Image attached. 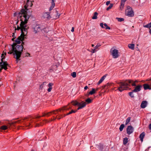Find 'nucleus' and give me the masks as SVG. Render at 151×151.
<instances>
[{
	"instance_id": "44",
	"label": "nucleus",
	"mask_w": 151,
	"mask_h": 151,
	"mask_svg": "<svg viewBox=\"0 0 151 151\" xmlns=\"http://www.w3.org/2000/svg\"><path fill=\"white\" fill-rule=\"evenodd\" d=\"M30 55V54L28 53H26L25 54V57H28Z\"/></svg>"
},
{
	"instance_id": "33",
	"label": "nucleus",
	"mask_w": 151,
	"mask_h": 151,
	"mask_svg": "<svg viewBox=\"0 0 151 151\" xmlns=\"http://www.w3.org/2000/svg\"><path fill=\"white\" fill-rule=\"evenodd\" d=\"M86 101L87 104H89L91 103L92 101V100L90 98H88L86 100Z\"/></svg>"
},
{
	"instance_id": "18",
	"label": "nucleus",
	"mask_w": 151,
	"mask_h": 151,
	"mask_svg": "<svg viewBox=\"0 0 151 151\" xmlns=\"http://www.w3.org/2000/svg\"><path fill=\"white\" fill-rule=\"evenodd\" d=\"M53 84L52 83H50L48 85V86L49 87V88L47 89V91L48 92H50L51 91L52 89V86H53Z\"/></svg>"
},
{
	"instance_id": "8",
	"label": "nucleus",
	"mask_w": 151,
	"mask_h": 151,
	"mask_svg": "<svg viewBox=\"0 0 151 151\" xmlns=\"http://www.w3.org/2000/svg\"><path fill=\"white\" fill-rule=\"evenodd\" d=\"M111 53L114 58H117L119 57L118 51L116 49H111Z\"/></svg>"
},
{
	"instance_id": "37",
	"label": "nucleus",
	"mask_w": 151,
	"mask_h": 151,
	"mask_svg": "<svg viewBox=\"0 0 151 151\" xmlns=\"http://www.w3.org/2000/svg\"><path fill=\"white\" fill-rule=\"evenodd\" d=\"M104 25L106 29H110V28L108 26L107 24H106V23H105L104 24Z\"/></svg>"
},
{
	"instance_id": "53",
	"label": "nucleus",
	"mask_w": 151,
	"mask_h": 151,
	"mask_svg": "<svg viewBox=\"0 0 151 151\" xmlns=\"http://www.w3.org/2000/svg\"><path fill=\"white\" fill-rule=\"evenodd\" d=\"M56 111H54L53 112V113L54 114H56Z\"/></svg>"
},
{
	"instance_id": "42",
	"label": "nucleus",
	"mask_w": 151,
	"mask_h": 151,
	"mask_svg": "<svg viewBox=\"0 0 151 151\" xmlns=\"http://www.w3.org/2000/svg\"><path fill=\"white\" fill-rule=\"evenodd\" d=\"M104 24L103 23H101L100 24V26L102 28H105L104 26Z\"/></svg>"
},
{
	"instance_id": "29",
	"label": "nucleus",
	"mask_w": 151,
	"mask_h": 151,
	"mask_svg": "<svg viewBox=\"0 0 151 151\" xmlns=\"http://www.w3.org/2000/svg\"><path fill=\"white\" fill-rule=\"evenodd\" d=\"M71 76H72L73 78H75L76 76V72H73L71 74Z\"/></svg>"
},
{
	"instance_id": "11",
	"label": "nucleus",
	"mask_w": 151,
	"mask_h": 151,
	"mask_svg": "<svg viewBox=\"0 0 151 151\" xmlns=\"http://www.w3.org/2000/svg\"><path fill=\"white\" fill-rule=\"evenodd\" d=\"M141 85H138L136 86L135 88L133 90V92H137L141 90V88L142 87Z\"/></svg>"
},
{
	"instance_id": "40",
	"label": "nucleus",
	"mask_w": 151,
	"mask_h": 151,
	"mask_svg": "<svg viewBox=\"0 0 151 151\" xmlns=\"http://www.w3.org/2000/svg\"><path fill=\"white\" fill-rule=\"evenodd\" d=\"M56 13L57 15L56 16V18H58L60 16V14H59L58 13V12L57 11H56Z\"/></svg>"
},
{
	"instance_id": "1",
	"label": "nucleus",
	"mask_w": 151,
	"mask_h": 151,
	"mask_svg": "<svg viewBox=\"0 0 151 151\" xmlns=\"http://www.w3.org/2000/svg\"><path fill=\"white\" fill-rule=\"evenodd\" d=\"M29 17L28 15L24 14L20 17L21 23L20 26H17V30L20 29L21 34L20 36L15 40V43L13 45H18L24 39V36H26L27 33V29L29 28L27 25Z\"/></svg>"
},
{
	"instance_id": "35",
	"label": "nucleus",
	"mask_w": 151,
	"mask_h": 151,
	"mask_svg": "<svg viewBox=\"0 0 151 151\" xmlns=\"http://www.w3.org/2000/svg\"><path fill=\"white\" fill-rule=\"evenodd\" d=\"M97 51V50H96V49L94 47V49H92V50L91 51V52H92V53H93L95 52H96Z\"/></svg>"
},
{
	"instance_id": "48",
	"label": "nucleus",
	"mask_w": 151,
	"mask_h": 151,
	"mask_svg": "<svg viewBox=\"0 0 151 151\" xmlns=\"http://www.w3.org/2000/svg\"><path fill=\"white\" fill-rule=\"evenodd\" d=\"M149 128L150 129H151V123L149 125Z\"/></svg>"
},
{
	"instance_id": "28",
	"label": "nucleus",
	"mask_w": 151,
	"mask_h": 151,
	"mask_svg": "<svg viewBox=\"0 0 151 151\" xmlns=\"http://www.w3.org/2000/svg\"><path fill=\"white\" fill-rule=\"evenodd\" d=\"M124 127V125L123 124H122L120 125V126L119 127V129L120 131H122L123 130Z\"/></svg>"
},
{
	"instance_id": "41",
	"label": "nucleus",
	"mask_w": 151,
	"mask_h": 151,
	"mask_svg": "<svg viewBox=\"0 0 151 151\" xmlns=\"http://www.w3.org/2000/svg\"><path fill=\"white\" fill-rule=\"evenodd\" d=\"M45 83V82H44L40 86V88L42 89L43 88V86H44V84Z\"/></svg>"
},
{
	"instance_id": "26",
	"label": "nucleus",
	"mask_w": 151,
	"mask_h": 151,
	"mask_svg": "<svg viewBox=\"0 0 151 151\" xmlns=\"http://www.w3.org/2000/svg\"><path fill=\"white\" fill-rule=\"evenodd\" d=\"M98 13L97 12H95L93 16L92 17L93 19H96L97 18V15Z\"/></svg>"
},
{
	"instance_id": "39",
	"label": "nucleus",
	"mask_w": 151,
	"mask_h": 151,
	"mask_svg": "<svg viewBox=\"0 0 151 151\" xmlns=\"http://www.w3.org/2000/svg\"><path fill=\"white\" fill-rule=\"evenodd\" d=\"M76 111H74L73 110H72L71 111H70V112L69 113H68L67 114V115H68L69 114H70L72 113H75L76 112Z\"/></svg>"
},
{
	"instance_id": "54",
	"label": "nucleus",
	"mask_w": 151,
	"mask_h": 151,
	"mask_svg": "<svg viewBox=\"0 0 151 151\" xmlns=\"http://www.w3.org/2000/svg\"><path fill=\"white\" fill-rule=\"evenodd\" d=\"M91 46H92V47H93L94 46V45H93V44H92V45H91Z\"/></svg>"
},
{
	"instance_id": "32",
	"label": "nucleus",
	"mask_w": 151,
	"mask_h": 151,
	"mask_svg": "<svg viewBox=\"0 0 151 151\" xmlns=\"http://www.w3.org/2000/svg\"><path fill=\"white\" fill-rule=\"evenodd\" d=\"M116 19L119 22H121L122 21H123L124 20V19L123 18H120L116 17Z\"/></svg>"
},
{
	"instance_id": "34",
	"label": "nucleus",
	"mask_w": 151,
	"mask_h": 151,
	"mask_svg": "<svg viewBox=\"0 0 151 151\" xmlns=\"http://www.w3.org/2000/svg\"><path fill=\"white\" fill-rule=\"evenodd\" d=\"M113 6V4H110V5L106 9V10L108 11L110 9H111Z\"/></svg>"
},
{
	"instance_id": "15",
	"label": "nucleus",
	"mask_w": 151,
	"mask_h": 151,
	"mask_svg": "<svg viewBox=\"0 0 151 151\" xmlns=\"http://www.w3.org/2000/svg\"><path fill=\"white\" fill-rule=\"evenodd\" d=\"M57 66L56 65H53L52 66L51 68H50L49 69V71L50 72H52L53 71H54L55 70H56L57 68Z\"/></svg>"
},
{
	"instance_id": "46",
	"label": "nucleus",
	"mask_w": 151,
	"mask_h": 151,
	"mask_svg": "<svg viewBox=\"0 0 151 151\" xmlns=\"http://www.w3.org/2000/svg\"><path fill=\"white\" fill-rule=\"evenodd\" d=\"M88 87L87 86H85L84 88V89H85V90H86L88 89Z\"/></svg>"
},
{
	"instance_id": "52",
	"label": "nucleus",
	"mask_w": 151,
	"mask_h": 151,
	"mask_svg": "<svg viewBox=\"0 0 151 151\" xmlns=\"http://www.w3.org/2000/svg\"><path fill=\"white\" fill-rule=\"evenodd\" d=\"M149 33H150V35H151V29L150 30V31H149Z\"/></svg>"
},
{
	"instance_id": "12",
	"label": "nucleus",
	"mask_w": 151,
	"mask_h": 151,
	"mask_svg": "<svg viewBox=\"0 0 151 151\" xmlns=\"http://www.w3.org/2000/svg\"><path fill=\"white\" fill-rule=\"evenodd\" d=\"M147 102L146 101H143L141 104V107L142 108H145L147 105Z\"/></svg>"
},
{
	"instance_id": "25",
	"label": "nucleus",
	"mask_w": 151,
	"mask_h": 151,
	"mask_svg": "<svg viewBox=\"0 0 151 151\" xmlns=\"http://www.w3.org/2000/svg\"><path fill=\"white\" fill-rule=\"evenodd\" d=\"M128 142V139L127 138H125L124 139L123 141V144L124 145L126 144Z\"/></svg>"
},
{
	"instance_id": "7",
	"label": "nucleus",
	"mask_w": 151,
	"mask_h": 151,
	"mask_svg": "<svg viewBox=\"0 0 151 151\" xmlns=\"http://www.w3.org/2000/svg\"><path fill=\"white\" fill-rule=\"evenodd\" d=\"M33 29L35 33L36 34L41 31L42 29H43L44 28L39 25L35 24L33 26Z\"/></svg>"
},
{
	"instance_id": "23",
	"label": "nucleus",
	"mask_w": 151,
	"mask_h": 151,
	"mask_svg": "<svg viewBox=\"0 0 151 151\" xmlns=\"http://www.w3.org/2000/svg\"><path fill=\"white\" fill-rule=\"evenodd\" d=\"M124 3L123 2H121V5L119 7V10L122 11V10L124 8Z\"/></svg>"
},
{
	"instance_id": "17",
	"label": "nucleus",
	"mask_w": 151,
	"mask_h": 151,
	"mask_svg": "<svg viewBox=\"0 0 151 151\" xmlns=\"http://www.w3.org/2000/svg\"><path fill=\"white\" fill-rule=\"evenodd\" d=\"M106 76H107V75L106 74L105 75L101 78V79L99 80V81L98 82V83H97L98 85L100 84L101 83H102L103 81L104 80L105 78H106Z\"/></svg>"
},
{
	"instance_id": "36",
	"label": "nucleus",
	"mask_w": 151,
	"mask_h": 151,
	"mask_svg": "<svg viewBox=\"0 0 151 151\" xmlns=\"http://www.w3.org/2000/svg\"><path fill=\"white\" fill-rule=\"evenodd\" d=\"M134 92H133V90L132 92H131L129 93V95L132 98L133 97H134V95L133 94V93Z\"/></svg>"
},
{
	"instance_id": "16",
	"label": "nucleus",
	"mask_w": 151,
	"mask_h": 151,
	"mask_svg": "<svg viewBox=\"0 0 151 151\" xmlns=\"http://www.w3.org/2000/svg\"><path fill=\"white\" fill-rule=\"evenodd\" d=\"M11 124L9 123L8 124L7 126L6 125H3L1 126V130H5L6 129L8 128V127H9L11 125Z\"/></svg>"
},
{
	"instance_id": "10",
	"label": "nucleus",
	"mask_w": 151,
	"mask_h": 151,
	"mask_svg": "<svg viewBox=\"0 0 151 151\" xmlns=\"http://www.w3.org/2000/svg\"><path fill=\"white\" fill-rule=\"evenodd\" d=\"M86 103L83 101H82L81 103H79L78 106V107L77 109L79 110L84 107L86 106Z\"/></svg>"
},
{
	"instance_id": "50",
	"label": "nucleus",
	"mask_w": 151,
	"mask_h": 151,
	"mask_svg": "<svg viewBox=\"0 0 151 151\" xmlns=\"http://www.w3.org/2000/svg\"><path fill=\"white\" fill-rule=\"evenodd\" d=\"M150 90H151V83L150 84Z\"/></svg>"
},
{
	"instance_id": "13",
	"label": "nucleus",
	"mask_w": 151,
	"mask_h": 151,
	"mask_svg": "<svg viewBox=\"0 0 151 151\" xmlns=\"http://www.w3.org/2000/svg\"><path fill=\"white\" fill-rule=\"evenodd\" d=\"M96 148L100 151H102L103 149V145L101 144H99L98 145H96Z\"/></svg>"
},
{
	"instance_id": "2",
	"label": "nucleus",
	"mask_w": 151,
	"mask_h": 151,
	"mask_svg": "<svg viewBox=\"0 0 151 151\" xmlns=\"http://www.w3.org/2000/svg\"><path fill=\"white\" fill-rule=\"evenodd\" d=\"M23 49V47L22 45H12V49L9 50L8 54H13L14 55L15 58L17 60L19 59L21 56V55Z\"/></svg>"
},
{
	"instance_id": "55",
	"label": "nucleus",
	"mask_w": 151,
	"mask_h": 151,
	"mask_svg": "<svg viewBox=\"0 0 151 151\" xmlns=\"http://www.w3.org/2000/svg\"><path fill=\"white\" fill-rule=\"evenodd\" d=\"M87 50H88V51H89L91 52V51H90L89 50V49H87Z\"/></svg>"
},
{
	"instance_id": "24",
	"label": "nucleus",
	"mask_w": 151,
	"mask_h": 151,
	"mask_svg": "<svg viewBox=\"0 0 151 151\" xmlns=\"http://www.w3.org/2000/svg\"><path fill=\"white\" fill-rule=\"evenodd\" d=\"M128 46L129 48L132 50H134V44H129Z\"/></svg>"
},
{
	"instance_id": "45",
	"label": "nucleus",
	"mask_w": 151,
	"mask_h": 151,
	"mask_svg": "<svg viewBox=\"0 0 151 151\" xmlns=\"http://www.w3.org/2000/svg\"><path fill=\"white\" fill-rule=\"evenodd\" d=\"M74 30V27H72V29L71 30V31L72 32H73Z\"/></svg>"
},
{
	"instance_id": "3",
	"label": "nucleus",
	"mask_w": 151,
	"mask_h": 151,
	"mask_svg": "<svg viewBox=\"0 0 151 151\" xmlns=\"http://www.w3.org/2000/svg\"><path fill=\"white\" fill-rule=\"evenodd\" d=\"M131 83L132 86H136V83L134 81L132 80H128L125 81H124L118 83V84L119 85L117 90H118L119 91L122 92L123 90L127 89L129 86H130V83Z\"/></svg>"
},
{
	"instance_id": "38",
	"label": "nucleus",
	"mask_w": 151,
	"mask_h": 151,
	"mask_svg": "<svg viewBox=\"0 0 151 151\" xmlns=\"http://www.w3.org/2000/svg\"><path fill=\"white\" fill-rule=\"evenodd\" d=\"M101 46V45H100L99 44H97V45L94 47L95 49H96V50L97 49H99L98 48L100 47Z\"/></svg>"
},
{
	"instance_id": "19",
	"label": "nucleus",
	"mask_w": 151,
	"mask_h": 151,
	"mask_svg": "<svg viewBox=\"0 0 151 151\" xmlns=\"http://www.w3.org/2000/svg\"><path fill=\"white\" fill-rule=\"evenodd\" d=\"M55 1V0H52V2H51L52 5L49 9V11H51L54 8L55 6V3H54Z\"/></svg>"
},
{
	"instance_id": "43",
	"label": "nucleus",
	"mask_w": 151,
	"mask_h": 151,
	"mask_svg": "<svg viewBox=\"0 0 151 151\" xmlns=\"http://www.w3.org/2000/svg\"><path fill=\"white\" fill-rule=\"evenodd\" d=\"M110 1H107V2H106V5H107H107H109V4H110Z\"/></svg>"
},
{
	"instance_id": "56",
	"label": "nucleus",
	"mask_w": 151,
	"mask_h": 151,
	"mask_svg": "<svg viewBox=\"0 0 151 151\" xmlns=\"http://www.w3.org/2000/svg\"><path fill=\"white\" fill-rule=\"evenodd\" d=\"M31 151H35L34 150H31Z\"/></svg>"
},
{
	"instance_id": "51",
	"label": "nucleus",
	"mask_w": 151,
	"mask_h": 151,
	"mask_svg": "<svg viewBox=\"0 0 151 151\" xmlns=\"http://www.w3.org/2000/svg\"><path fill=\"white\" fill-rule=\"evenodd\" d=\"M134 82H135V83H136L138 82V81H134Z\"/></svg>"
},
{
	"instance_id": "27",
	"label": "nucleus",
	"mask_w": 151,
	"mask_h": 151,
	"mask_svg": "<svg viewBox=\"0 0 151 151\" xmlns=\"http://www.w3.org/2000/svg\"><path fill=\"white\" fill-rule=\"evenodd\" d=\"M71 103H72V104L74 106L77 105L78 106V104H79V103L76 101H73Z\"/></svg>"
},
{
	"instance_id": "22",
	"label": "nucleus",
	"mask_w": 151,
	"mask_h": 151,
	"mask_svg": "<svg viewBox=\"0 0 151 151\" xmlns=\"http://www.w3.org/2000/svg\"><path fill=\"white\" fill-rule=\"evenodd\" d=\"M143 86L145 90H150V86L147 84H145L143 85Z\"/></svg>"
},
{
	"instance_id": "30",
	"label": "nucleus",
	"mask_w": 151,
	"mask_h": 151,
	"mask_svg": "<svg viewBox=\"0 0 151 151\" xmlns=\"http://www.w3.org/2000/svg\"><path fill=\"white\" fill-rule=\"evenodd\" d=\"M143 27H146V28H150L151 27V22L149 23L148 24L144 25Z\"/></svg>"
},
{
	"instance_id": "49",
	"label": "nucleus",
	"mask_w": 151,
	"mask_h": 151,
	"mask_svg": "<svg viewBox=\"0 0 151 151\" xmlns=\"http://www.w3.org/2000/svg\"><path fill=\"white\" fill-rule=\"evenodd\" d=\"M127 0H122L121 1V2H125V1H126Z\"/></svg>"
},
{
	"instance_id": "9",
	"label": "nucleus",
	"mask_w": 151,
	"mask_h": 151,
	"mask_svg": "<svg viewBox=\"0 0 151 151\" xmlns=\"http://www.w3.org/2000/svg\"><path fill=\"white\" fill-rule=\"evenodd\" d=\"M126 131L127 133L128 134H130L133 132L134 128L132 126L130 125L129 126L127 129Z\"/></svg>"
},
{
	"instance_id": "5",
	"label": "nucleus",
	"mask_w": 151,
	"mask_h": 151,
	"mask_svg": "<svg viewBox=\"0 0 151 151\" xmlns=\"http://www.w3.org/2000/svg\"><path fill=\"white\" fill-rule=\"evenodd\" d=\"M6 55V52H4V51L3 53L1 54V61L0 62V67H1V68H0V72L1 71V70L2 69H4L5 70H6L7 69V67L9 66V64L7 62L4 61L3 60V59L4 58Z\"/></svg>"
},
{
	"instance_id": "47",
	"label": "nucleus",
	"mask_w": 151,
	"mask_h": 151,
	"mask_svg": "<svg viewBox=\"0 0 151 151\" xmlns=\"http://www.w3.org/2000/svg\"><path fill=\"white\" fill-rule=\"evenodd\" d=\"M68 109H67V108H66V107H64L63 109V110H67Z\"/></svg>"
},
{
	"instance_id": "21",
	"label": "nucleus",
	"mask_w": 151,
	"mask_h": 151,
	"mask_svg": "<svg viewBox=\"0 0 151 151\" xmlns=\"http://www.w3.org/2000/svg\"><path fill=\"white\" fill-rule=\"evenodd\" d=\"M145 136V134L144 132H142L140 134L139 136V138L141 142H142L143 140V138Z\"/></svg>"
},
{
	"instance_id": "57",
	"label": "nucleus",
	"mask_w": 151,
	"mask_h": 151,
	"mask_svg": "<svg viewBox=\"0 0 151 151\" xmlns=\"http://www.w3.org/2000/svg\"><path fill=\"white\" fill-rule=\"evenodd\" d=\"M150 80H151V79H150Z\"/></svg>"
},
{
	"instance_id": "6",
	"label": "nucleus",
	"mask_w": 151,
	"mask_h": 151,
	"mask_svg": "<svg viewBox=\"0 0 151 151\" xmlns=\"http://www.w3.org/2000/svg\"><path fill=\"white\" fill-rule=\"evenodd\" d=\"M127 9L125 11L126 15L129 17H132L134 15V12L132 8L129 6H127Z\"/></svg>"
},
{
	"instance_id": "4",
	"label": "nucleus",
	"mask_w": 151,
	"mask_h": 151,
	"mask_svg": "<svg viewBox=\"0 0 151 151\" xmlns=\"http://www.w3.org/2000/svg\"><path fill=\"white\" fill-rule=\"evenodd\" d=\"M32 5L33 4L32 1L30 0H27V3L24 6L25 9H22L21 11V13H19V15L18 17H19V18L20 20L21 16H23L24 14L26 15H28L29 17H30V15L28 14L27 10V8H29V7H32Z\"/></svg>"
},
{
	"instance_id": "20",
	"label": "nucleus",
	"mask_w": 151,
	"mask_h": 151,
	"mask_svg": "<svg viewBox=\"0 0 151 151\" xmlns=\"http://www.w3.org/2000/svg\"><path fill=\"white\" fill-rule=\"evenodd\" d=\"M97 90V89L96 90H95L94 88H92L91 91H90L88 94V95H92L96 93V91Z\"/></svg>"
},
{
	"instance_id": "31",
	"label": "nucleus",
	"mask_w": 151,
	"mask_h": 151,
	"mask_svg": "<svg viewBox=\"0 0 151 151\" xmlns=\"http://www.w3.org/2000/svg\"><path fill=\"white\" fill-rule=\"evenodd\" d=\"M130 119L131 118L130 117H129L127 119L126 121L125 125H127L130 122Z\"/></svg>"
},
{
	"instance_id": "14",
	"label": "nucleus",
	"mask_w": 151,
	"mask_h": 151,
	"mask_svg": "<svg viewBox=\"0 0 151 151\" xmlns=\"http://www.w3.org/2000/svg\"><path fill=\"white\" fill-rule=\"evenodd\" d=\"M43 17L45 18H47L48 19H50L51 18L49 13L46 12L44 13L43 15Z\"/></svg>"
}]
</instances>
